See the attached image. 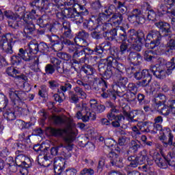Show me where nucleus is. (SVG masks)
Listing matches in <instances>:
<instances>
[{
	"label": "nucleus",
	"mask_w": 175,
	"mask_h": 175,
	"mask_svg": "<svg viewBox=\"0 0 175 175\" xmlns=\"http://www.w3.org/2000/svg\"><path fill=\"white\" fill-rule=\"evenodd\" d=\"M107 107H110V110L107 114V118H102L100 123L102 125H106L110 126L111 125L113 128H120L121 126V122L125 120V117L122 113H120V109L117 107V105L114 103L107 101L105 103Z\"/></svg>",
	"instance_id": "f257e3e1"
},
{
	"label": "nucleus",
	"mask_w": 175,
	"mask_h": 175,
	"mask_svg": "<svg viewBox=\"0 0 175 175\" xmlns=\"http://www.w3.org/2000/svg\"><path fill=\"white\" fill-rule=\"evenodd\" d=\"M57 17L64 20L65 18H73L76 21L77 24H81L84 21V18L81 12H77L76 8H66L62 12L57 14Z\"/></svg>",
	"instance_id": "f03ea898"
},
{
	"label": "nucleus",
	"mask_w": 175,
	"mask_h": 175,
	"mask_svg": "<svg viewBox=\"0 0 175 175\" xmlns=\"http://www.w3.org/2000/svg\"><path fill=\"white\" fill-rule=\"evenodd\" d=\"M134 78L138 81L136 82L137 87H148L151 80H152V75L150 73V71L147 69L140 71H136L134 73Z\"/></svg>",
	"instance_id": "7ed1b4c3"
},
{
	"label": "nucleus",
	"mask_w": 175,
	"mask_h": 175,
	"mask_svg": "<svg viewBox=\"0 0 175 175\" xmlns=\"http://www.w3.org/2000/svg\"><path fill=\"white\" fill-rule=\"evenodd\" d=\"M13 37L10 33L0 36V47L6 54H13Z\"/></svg>",
	"instance_id": "20e7f679"
},
{
	"label": "nucleus",
	"mask_w": 175,
	"mask_h": 175,
	"mask_svg": "<svg viewBox=\"0 0 175 175\" xmlns=\"http://www.w3.org/2000/svg\"><path fill=\"white\" fill-rule=\"evenodd\" d=\"M49 132L52 136H55V137H63L64 142L67 144H70V143L75 141V137L73 136H66V133H68V130L65 129H55L53 127L49 128Z\"/></svg>",
	"instance_id": "39448f33"
},
{
	"label": "nucleus",
	"mask_w": 175,
	"mask_h": 175,
	"mask_svg": "<svg viewBox=\"0 0 175 175\" xmlns=\"http://www.w3.org/2000/svg\"><path fill=\"white\" fill-rule=\"evenodd\" d=\"M12 64L18 66V65L21 64L23 61L26 62H29L32 59V57L28 52H27L24 49L21 48L18 50V53L17 55H13L12 57Z\"/></svg>",
	"instance_id": "423d86ee"
},
{
	"label": "nucleus",
	"mask_w": 175,
	"mask_h": 175,
	"mask_svg": "<svg viewBox=\"0 0 175 175\" xmlns=\"http://www.w3.org/2000/svg\"><path fill=\"white\" fill-rule=\"evenodd\" d=\"M61 31L63 32L62 36H61L62 42L66 44H69L70 43V39L73 38L72 29H70V22L64 21L62 24Z\"/></svg>",
	"instance_id": "0eeeda50"
},
{
	"label": "nucleus",
	"mask_w": 175,
	"mask_h": 175,
	"mask_svg": "<svg viewBox=\"0 0 175 175\" xmlns=\"http://www.w3.org/2000/svg\"><path fill=\"white\" fill-rule=\"evenodd\" d=\"M32 8H36L41 12H53V3L49 2V0H33L29 3Z\"/></svg>",
	"instance_id": "6e6552de"
},
{
	"label": "nucleus",
	"mask_w": 175,
	"mask_h": 175,
	"mask_svg": "<svg viewBox=\"0 0 175 175\" xmlns=\"http://www.w3.org/2000/svg\"><path fill=\"white\" fill-rule=\"evenodd\" d=\"M49 39L51 42V49L56 52L61 51L64 49V46H70L72 44V41H70V44L63 43L62 36L59 38L58 36L53 34L49 36Z\"/></svg>",
	"instance_id": "1a4fd4ad"
},
{
	"label": "nucleus",
	"mask_w": 175,
	"mask_h": 175,
	"mask_svg": "<svg viewBox=\"0 0 175 175\" xmlns=\"http://www.w3.org/2000/svg\"><path fill=\"white\" fill-rule=\"evenodd\" d=\"M154 25L159 28L160 33L164 38L168 36V38H172V26L170 24L165 21H159L154 23Z\"/></svg>",
	"instance_id": "9d476101"
},
{
	"label": "nucleus",
	"mask_w": 175,
	"mask_h": 175,
	"mask_svg": "<svg viewBox=\"0 0 175 175\" xmlns=\"http://www.w3.org/2000/svg\"><path fill=\"white\" fill-rule=\"evenodd\" d=\"M9 95L12 102H14V100L19 102L27 100V93L23 90H14V89H11L9 92Z\"/></svg>",
	"instance_id": "9b49d317"
},
{
	"label": "nucleus",
	"mask_w": 175,
	"mask_h": 175,
	"mask_svg": "<svg viewBox=\"0 0 175 175\" xmlns=\"http://www.w3.org/2000/svg\"><path fill=\"white\" fill-rule=\"evenodd\" d=\"M128 59L134 66H137L142 64L143 56L137 52L131 51L129 54Z\"/></svg>",
	"instance_id": "f8f14e48"
},
{
	"label": "nucleus",
	"mask_w": 175,
	"mask_h": 175,
	"mask_svg": "<svg viewBox=\"0 0 175 175\" xmlns=\"http://www.w3.org/2000/svg\"><path fill=\"white\" fill-rule=\"evenodd\" d=\"M163 54L165 55H173L175 51V36L162 49Z\"/></svg>",
	"instance_id": "ddd939ff"
},
{
	"label": "nucleus",
	"mask_w": 175,
	"mask_h": 175,
	"mask_svg": "<svg viewBox=\"0 0 175 175\" xmlns=\"http://www.w3.org/2000/svg\"><path fill=\"white\" fill-rule=\"evenodd\" d=\"M87 59V57L85 55V52L83 49H79L75 53L72 55V64H84L85 60Z\"/></svg>",
	"instance_id": "4468645a"
},
{
	"label": "nucleus",
	"mask_w": 175,
	"mask_h": 175,
	"mask_svg": "<svg viewBox=\"0 0 175 175\" xmlns=\"http://www.w3.org/2000/svg\"><path fill=\"white\" fill-rule=\"evenodd\" d=\"M149 70L153 74V76H155L157 79L161 80L166 79V75H167L166 74V70L161 69L155 65H151Z\"/></svg>",
	"instance_id": "2eb2a0df"
},
{
	"label": "nucleus",
	"mask_w": 175,
	"mask_h": 175,
	"mask_svg": "<svg viewBox=\"0 0 175 175\" xmlns=\"http://www.w3.org/2000/svg\"><path fill=\"white\" fill-rule=\"evenodd\" d=\"M123 116L126 117L129 122H137L138 120H140V111L135 110L130 113L123 111Z\"/></svg>",
	"instance_id": "dca6fc26"
},
{
	"label": "nucleus",
	"mask_w": 175,
	"mask_h": 175,
	"mask_svg": "<svg viewBox=\"0 0 175 175\" xmlns=\"http://www.w3.org/2000/svg\"><path fill=\"white\" fill-rule=\"evenodd\" d=\"M148 40H154L157 44H161V40H162V34L159 31L152 30L148 32L146 36Z\"/></svg>",
	"instance_id": "f3484780"
},
{
	"label": "nucleus",
	"mask_w": 175,
	"mask_h": 175,
	"mask_svg": "<svg viewBox=\"0 0 175 175\" xmlns=\"http://www.w3.org/2000/svg\"><path fill=\"white\" fill-rule=\"evenodd\" d=\"M130 32L133 31V35L131 36L130 38L131 40H128L129 43H135L136 42V40L138 39L139 43H142V41L143 39L146 40L145 35L143 31L138 30L137 31L135 32V30H129Z\"/></svg>",
	"instance_id": "a211bd4d"
},
{
	"label": "nucleus",
	"mask_w": 175,
	"mask_h": 175,
	"mask_svg": "<svg viewBox=\"0 0 175 175\" xmlns=\"http://www.w3.org/2000/svg\"><path fill=\"white\" fill-rule=\"evenodd\" d=\"M154 109H161L163 105L166 104V100H167V98H166V96L162 93H159L154 96Z\"/></svg>",
	"instance_id": "6ab92c4d"
},
{
	"label": "nucleus",
	"mask_w": 175,
	"mask_h": 175,
	"mask_svg": "<svg viewBox=\"0 0 175 175\" xmlns=\"http://www.w3.org/2000/svg\"><path fill=\"white\" fill-rule=\"evenodd\" d=\"M165 158H166V157H164L163 158L162 156H161V154L158 152H155L154 153V159L157 166H159V167L166 169V166H167V161Z\"/></svg>",
	"instance_id": "aec40b11"
},
{
	"label": "nucleus",
	"mask_w": 175,
	"mask_h": 175,
	"mask_svg": "<svg viewBox=\"0 0 175 175\" xmlns=\"http://www.w3.org/2000/svg\"><path fill=\"white\" fill-rule=\"evenodd\" d=\"M128 20L129 21H132V20H135V21L140 22V20H144L143 18V14L142 13V10L139 9H134L128 16Z\"/></svg>",
	"instance_id": "412c9836"
},
{
	"label": "nucleus",
	"mask_w": 175,
	"mask_h": 175,
	"mask_svg": "<svg viewBox=\"0 0 175 175\" xmlns=\"http://www.w3.org/2000/svg\"><path fill=\"white\" fill-rule=\"evenodd\" d=\"M126 40H131V38L130 39H128V31H126V29L124 28V27L121 26L118 31L116 42H126Z\"/></svg>",
	"instance_id": "4be33fe9"
},
{
	"label": "nucleus",
	"mask_w": 175,
	"mask_h": 175,
	"mask_svg": "<svg viewBox=\"0 0 175 175\" xmlns=\"http://www.w3.org/2000/svg\"><path fill=\"white\" fill-rule=\"evenodd\" d=\"M3 116L5 120L8 121H13L16 120V115L14 114V111H13V109L6 107L5 108L3 107Z\"/></svg>",
	"instance_id": "5701e85b"
},
{
	"label": "nucleus",
	"mask_w": 175,
	"mask_h": 175,
	"mask_svg": "<svg viewBox=\"0 0 175 175\" xmlns=\"http://www.w3.org/2000/svg\"><path fill=\"white\" fill-rule=\"evenodd\" d=\"M123 20H124V16L120 12L115 13L111 17L110 23H111L114 25L118 26V25H120Z\"/></svg>",
	"instance_id": "b1692460"
},
{
	"label": "nucleus",
	"mask_w": 175,
	"mask_h": 175,
	"mask_svg": "<svg viewBox=\"0 0 175 175\" xmlns=\"http://www.w3.org/2000/svg\"><path fill=\"white\" fill-rule=\"evenodd\" d=\"M15 163L18 167H29V164L25 162V157L24 155H18L15 159Z\"/></svg>",
	"instance_id": "393cba45"
},
{
	"label": "nucleus",
	"mask_w": 175,
	"mask_h": 175,
	"mask_svg": "<svg viewBox=\"0 0 175 175\" xmlns=\"http://www.w3.org/2000/svg\"><path fill=\"white\" fill-rule=\"evenodd\" d=\"M113 3L116 5L117 9L122 13V14H125L126 12H128V8L125 5V2L122 1L121 0H113Z\"/></svg>",
	"instance_id": "a878e982"
},
{
	"label": "nucleus",
	"mask_w": 175,
	"mask_h": 175,
	"mask_svg": "<svg viewBox=\"0 0 175 175\" xmlns=\"http://www.w3.org/2000/svg\"><path fill=\"white\" fill-rule=\"evenodd\" d=\"M62 28V24L59 23L58 21H55L49 25V31L51 32L52 35H55L54 33H57V32L61 31Z\"/></svg>",
	"instance_id": "bb28decb"
},
{
	"label": "nucleus",
	"mask_w": 175,
	"mask_h": 175,
	"mask_svg": "<svg viewBox=\"0 0 175 175\" xmlns=\"http://www.w3.org/2000/svg\"><path fill=\"white\" fill-rule=\"evenodd\" d=\"M52 120L54 122V124L56 125H66V126H69L68 124V119L66 118H62L60 116H53Z\"/></svg>",
	"instance_id": "cd10ccee"
},
{
	"label": "nucleus",
	"mask_w": 175,
	"mask_h": 175,
	"mask_svg": "<svg viewBox=\"0 0 175 175\" xmlns=\"http://www.w3.org/2000/svg\"><path fill=\"white\" fill-rule=\"evenodd\" d=\"M118 31L116 28L111 29L107 32L105 36L108 40H117V36H118Z\"/></svg>",
	"instance_id": "c85d7f7f"
},
{
	"label": "nucleus",
	"mask_w": 175,
	"mask_h": 175,
	"mask_svg": "<svg viewBox=\"0 0 175 175\" xmlns=\"http://www.w3.org/2000/svg\"><path fill=\"white\" fill-rule=\"evenodd\" d=\"M127 161L130 162V163L128 165V167H133V169H135V167H137V166L139 165L137 155L129 156Z\"/></svg>",
	"instance_id": "c756f323"
},
{
	"label": "nucleus",
	"mask_w": 175,
	"mask_h": 175,
	"mask_svg": "<svg viewBox=\"0 0 175 175\" xmlns=\"http://www.w3.org/2000/svg\"><path fill=\"white\" fill-rule=\"evenodd\" d=\"M166 75L170 76L173 73V70L175 69V57L171 59L170 62L166 63Z\"/></svg>",
	"instance_id": "7c9ffc66"
},
{
	"label": "nucleus",
	"mask_w": 175,
	"mask_h": 175,
	"mask_svg": "<svg viewBox=\"0 0 175 175\" xmlns=\"http://www.w3.org/2000/svg\"><path fill=\"white\" fill-rule=\"evenodd\" d=\"M42 62V56L37 57L31 66V70H33L34 72H39V70H40V65Z\"/></svg>",
	"instance_id": "2f4dec72"
},
{
	"label": "nucleus",
	"mask_w": 175,
	"mask_h": 175,
	"mask_svg": "<svg viewBox=\"0 0 175 175\" xmlns=\"http://www.w3.org/2000/svg\"><path fill=\"white\" fill-rule=\"evenodd\" d=\"M76 117L78 120H81L83 122H88L90 121V117H91V112L86 111L85 115H83L81 111H79L76 113Z\"/></svg>",
	"instance_id": "473e14b6"
},
{
	"label": "nucleus",
	"mask_w": 175,
	"mask_h": 175,
	"mask_svg": "<svg viewBox=\"0 0 175 175\" xmlns=\"http://www.w3.org/2000/svg\"><path fill=\"white\" fill-rule=\"evenodd\" d=\"M98 83L103 87L101 88L103 91V93L101 94L102 98H109V90H106L107 88V82H106V81L104 79H100Z\"/></svg>",
	"instance_id": "72a5a7b5"
},
{
	"label": "nucleus",
	"mask_w": 175,
	"mask_h": 175,
	"mask_svg": "<svg viewBox=\"0 0 175 175\" xmlns=\"http://www.w3.org/2000/svg\"><path fill=\"white\" fill-rule=\"evenodd\" d=\"M61 159H62V157H59V159L54 161L55 175L62 174V171L64 170V168H62L61 163H59L61 162Z\"/></svg>",
	"instance_id": "f704fd0d"
},
{
	"label": "nucleus",
	"mask_w": 175,
	"mask_h": 175,
	"mask_svg": "<svg viewBox=\"0 0 175 175\" xmlns=\"http://www.w3.org/2000/svg\"><path fill=\"white\" fill-rule=\"evenodd\" d=\"M136 92L127 91L122 96L127 102H135L136 100Z\"/></svg>",
	"instance_id": "c9c22d12"
},
{
	"label": "nucleus",
	"mask_w": 175,
	"mask_h": 175,
	"mask_svg": "<svg viewBox=\"0 0 175 175\" xmlns=\"http://www.w3.org/2000/svg\"><path fill=\"white\" fill-rule=\"evenodd\" d=\"M8 27L12 29H18L20 28V16L19 18H12L8 21Z\"/></svg>",
	"instance_id": "e433bc0d"
},
{
	"label": "nucleus",
	"mask_w": 175,
	"mask_h": 175,
	"mask_svg": "<svg viewBox=\"0 0 175 175\" xmlns=\"http://www.w3.org/2000/svg\"><path fill=\"white\" fill-rule=\"evenodd\" d=\"M107 68H111L113 70L116 68L118 60L113 56H109L106 59Z\"/></svg>",
	"instance_id": "4c0bfd02"
},
{
	"label": "nucleus",
	"mask_w": 175,
	"mask_h": 175,
	"mask_svg": "<svg viewBox=\"0 0 175 175\" xmlns=\"http://www.w3.org/2000/svg\"><path fill=\"white\" fill-rule=\"evenodd\" d=\"M116 77L118 85L126 86V85L128 84L129 79L126 77L124 76V74H117Z\"/></svg>",
	"instance_id": "58836bf2"
},
{
	"label": "nucleus",
	"mask_w": 175,
	"mask_h": 175,
	"mask_svg": "<svg viewBox=\"0 0 175 175\" xmlns=\"http://www.w3.org/2000/svg\"><path fill=\"white\" fill-rule=\"evenodd\" d=\"M81 70L85 73V75H88V76H92L94 73H95L96 70L94 67L91 65L85 64L81 68Z\"/></svg>",
	"instance_id": "ea45409f"
},
{
	"label": "nucleus",
	"mask_w": 175,
	"mask_h": 175,
	"mask_svg": "<svg viewBox=\"0 0 175 175\" xmlns=\"http://www.w3.org/2000/svg\"><path fill=\"white\" fill-rule=\"evenodd\" d=\"M29 54H38L39 53V44L38 42H31L29 44Z\"/></svg>",
	"instance_id": "a19ab883"
},
{
	"label": "nucleus",
	"mask_w": 175,
	"mask_h": 175,
	"mask_svg": "<svg viewBox=\"0 0 175 175\" xmlns=\"http://www.w3.org/2000/svg\"><path fill=\"white\" fill-rule=\"evenodd\" d=\"M144 59L148 62H151V61L155 59V56H154V51L151 50H147L144 52Z\"/></svg>",
	"instance_id": "79ce46f5"
},
{
	"label": "nucleus",
	"mask_w": 175,
	"mask_h": 175,
	"mask_svg": "<svg viewBox=\"0 0 175 175\" xmlns=\"http://www.w3.org/2000/svg\"><path fill=\"white\" fill-rule=\"evenodd\" d=\"M163 107L162 106L160 107V109H155L160 111L163 116H169L170 110L172 109V107H170V105H169V102H167V104H163Z\"/></svg>",
	"instance_id": "37998d69"
},
{
	"label": "nucleus",
	"mask_w": 175,
	"mask_h": 175,
	"mask_svg": "<svg viewBox=\"0 0 175 175\" xmlns=\"http://www.w3.org/2000/svg\"><path fill=\"white\" fill-rule=\"evenodd\" d=\"M35 24L29 23L25 27L23 32L26 35H33V32H35Z\"/></svg>",
	"instance_id": "c03bdc74"
},
{
	"label": "nucleus",
	"mask_w": 175,
	"mask_h": 175,
	"mask_svg": "<svg viewBox=\"0 0 175 175\" xmlns=\"http://www.w3.org/2000/svg\"><path fill=\"white\" fill-rule=\"evenodd\" d=\"M54 3L52 5V12L59 9V8H64L65 6V0H52Z\"/></svg>",
	"instance_id": "a18cd8bd"
},
{
	"label": "nucleus",
	"mask_w": 175,
	"mask_h": 175,
	"mask_svg": "<svg viewBox=\"0 0 175 175\" xmlns=\"http://www.w3.org/2000/svg\"><path fill=\"white\" fill-rule=\"evenodd\" d=\"M68 96L70 99V102L71 103H74L75 105H77L80 100V98L77 94L75 93L73 91L68 92Z\"/></svg>",
	"instance_id": "49530a36"
},
{
	"label": "nucleus",
	"mask_w": 175,
	"mask_h": 175,
	"mask_svg": "<svg viewBox=\"0 0 175 175\" xmlns=\"http://www.w3.org/2000/svg\"><path fill=\"white\" fill-rule=\"evenodd\" d=\"M165 161H167V163H168L169 166H172V167H175V157L173 156V153L172 152H169L167 156L165 157Z\"/></svg>",
	"instance_id": "de8ad7c7"
},
{
	"label": "nucleus",
	"mask_w": 175,
	"mask_h": 175,
	"mask_svg": "<svg viewBox=\"0 0 175 175\" xmlns=\"http://www.w3.org/2000/svg\"><path fill=\"white\" fill-rule=\"evenodd\" d=\"M6 73L8 76L16 79L18 75H20V71H18V70H16L14 67H8L6 69Z\"/></svg>",
	"instance_id": "09e8293b"
},
{
	"label": "nucleus",
	"mask_w": 175,
	"mask_h": 175,
	"mask_svg": "<svg viewBox=\"0 0 175 175\" xmlns=\"http://www.w3.org/2000/svg\"><path fill=\"white\" fill-rule=\"evenodd\" d=\"M103 79L105 80H109L113 77V75H114V71L111 67H107L104 73L102 74Z\"/></svg>",
	"instance_id": "8fccbe9b"
},
{
	"label": "nucleus",
	"mask_w": 175,
	"mask_h": 175,
	"mask_svg": "<svg viewBox=\"0 0 175 175\" xmlns=\"http://www.w3.org/2000/svg\"><path fill=\"white\" fill-rule=\"evenodd\" d=\"M4 16L6 17V18L8 19V21L12 20L13 18H19V17H20V15L18 14L14 13L11 10L4 11L3 16Z\"/></svg>",
	"instance_id": "3c124183"
},
{
	"label": "nucleus",
	"mask_w": 175,
	"mask_h": 175,
	"mask_svg": "<svg viewBox=\"0 0 175 175\" xmlns=\"http://www.w3.org/2000/svg\"><path fill=\"white\" fill-rule=\"evenodd\" d=\"M98 20L103 24L104 23H110L111 17L108 14H106L104 11V12H101L98 15Z\"/></svg>",
	"instance_id": "603ef678"
},
{
	"label": "nucleus",
	"mask_w": 175,
	"mask_h": 175,
	"mask_svg": "<svg viewBox=\"0 0 175 175\" xmlns=\"http://www.w3.org/2000/svg\"><path fill=\"white\" fill-rule=\"evenodd\" d=\"M130 150H131L133 154H137L140 148V144L137 141L132 140L131 142Z\"/></svg>",
	"instance_id": "864d4df0"
},
{
	"label": "nucleus",
	"mask_w": 175,
	"mask_h": 175,
	"mask_svg": "<svg viewBox=\"0 0 175 175\" xmlns=\"http://www.w3.org/2000/svg\"><path fill=\"white\" fill-rule=\"evenodd\" d=\"M83 27H86V28L90 31H93V29H96V27H98V25H96V23L94 22V21L90 19L88 21L87 23H83Z\"/></svg>",
	"instance_id": "5fc2aeb1"
},
{
	"label": "nucleus",
	"mask_w": 175,
	"mask_h": 175,
	"mask_svg": "<svg viewBox=\"0 0 175 175\" xmlns=\"http://www.w3.org/2000/svg\"><path fill=\"white\" fill-rule=\"evenodd\" d=\"M74 40L78 46H80L81 47H87L88 46V42H87V40L84 38H79V37H75L74 38Z\"/></svg>",
	"instance_id": "6e6d98bb"
},
{
	"label": "nucleus",
	"mask_w": 175,
	"mask_h": 175,
	"mask_svg": "<svg viewBox=\"0 0 175 175\" xmlns=\"http://www.w3.org/2000/svg\"><path fill=\"white\" fill-rule=\"evenodd\" d=\"M74 92H75L76 95H77L78 96H81V98H83L84 99L87 98V94L85 93V92H84L83 88L79 86H76L75 88H74Z\"/></svg>",
	"instance_id": "4d7b16f0"
},
{
	"label": "nucleus",
	"mask_w": 175,
	"mask_h": 175,
	"mask_svg": "<svg viewBox=\"0 0 175 175\" xmlns=\"http://www.w3.org/2000/svg\"><path fill=\"white\" fill-rule=\"evenodd\" d=\"M137 99L140 105H149L150 100H146V96L142 93H139Z\"/></svg>",
	"instance_id": "13d9d810"
},
{
	"label": "nucleus",
	"mask_w": 175,
	"mask_h": 175,
	"mask_svg": "<svg viewBox=\"0 0 175 175\" xmlns=\"http://www.w3.org/2000/svg\"><path fill=\"white\" fill-rule=\"evenodd\" d=\"M127 92L126 90V86L124 85H118L117 90H116V94L118 96H120V98H122L125 93Z\"/></svg>",
	"instance_id": "bf43d9fd"
},
{
	"label": "nucleus",
	"mask_w": 175,
	"mask_h": 175,
	"mask_svg": "<svg viewBox=\"0 0 175 175\" xmlns=\"http://www.w3.org/2000/svg\"><path fill=\"white\" fill-rule=\"evenodd\" d=\"M37 24L41 27V28H44L45 27H47V24L49 23L46 20V16L42 15L41 17H40L37 20Z\"/></svg>",
	"instance_id": "052dcab7"
},
{
	"label": "nucleus",
	"mask_w": 175,
	"mask_h": 175,
	"mask_svg": "<svg viewBox=\"0 0 175 175\" xmlns=\"http://www.w3.org/2000/svg\"><path fill=\"white\" fill-rule=\"evenodd\" d=\"M111 28H113V25L111 22H105L103 23L102 30L105 32L103 36H105V35H106L107 32L111 29Z\"/></svg>",
	"instance_id": "680f3d73"
},
{
	"label": "nucleus",
	"mask_w": 175,
	"mask_h": 175,
	"mask_svg": "<svg viewBox=\"0 0 175 175\" xmlns=\"http://www.w3.org/2000/svg\"><path fill=\"white\" fill-rule=\"evenodd\" d=\"M58 58L63 59L64 61H69L72 59V55L65 52H59L57 54Z\"/></svg>",
	"instance_id": "e2e57ef3"
},
{
	"label": "nucleus",
	"mask_w": 175,
	"mask_h": 175,
	"mask_svg": "<svg viewBox=\"0 0 175 175\" xmlns=\"http://www.w3.org/2000/svg\"><path fill=\"white\" fill-rule=\"evenodd\" d=\"M137 159L139 165H143L147 160V154H143V151H141L137 156Z\"/></svg>",
	"instance_id": "0e129e2a"
},
{
	"label": "nucleus",
	"mask_w": 175,
	"mask_h": 175,
	"mask_svg": "<svg viewBox=\"0 0 175 175\" xmlns=\"http://www.w3.org/2000/svg\"><path fill=\"white\" fill-rule=\"evenodd\" d=\"M33 18H35V15H31L28 12L25 14L23 16V21H25L26 24H33L32 23V20H33Z\"/></svg>",
	"instance_id": "69168bd1"
},
{
	"label": "nucleus",
	"mask_w": 175,
	"mask_h": 175,
	"mask_svg": "<svg viewBox=\"0 0 175 175\" xmlns=\"http://www.w3.org/2000/svg\"><path fill=\"white\" fill-rule=\"evenodd\" d=\"M64 147V144L60 143L57 146L55 147H52L51 148V155H53V157H55L58 155V151H59V148H62Z\"/></svg>",
	"instance_id": "338daca9"
},
{
	"label": "nucleus",
	"mask_w": 175,
	"mask_h": 175,
	"mask_svg": "<svg viewBox=\"0 0 175 175\" xmlns=\"http://www.w3.org/2000/svg\"><path fill=\"white\" fill-rule=\"evenodd\" d=\"M100 44H101L103 53H105V51H109L111 50V42L109 41H105Z\"/></svg>",
	"instance_id": "774afa93"
}]
</instances>
